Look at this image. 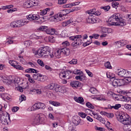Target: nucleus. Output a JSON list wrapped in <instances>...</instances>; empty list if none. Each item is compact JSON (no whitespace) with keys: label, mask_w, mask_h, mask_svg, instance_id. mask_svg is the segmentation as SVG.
Wrapping results in <instances>:
<instances>
[{"label":"nucleus","mask_w":131,"mask_h":131,"mask_svg":"<svg viewBox=\"0 0 131 131\" xmlns=\"http://www.w3.org/2000/svg\"><path fill=\"white\" fill-rule=\"evenodd\" d=\"M14 68H16V69H18V70H24V68L22 67H21V66L19 65V64H17L15 66H14Z\"/></svg>","instance_id":"5fc2aeb1"},{"label":"nucleus","mask_w":131,"mask_h":131,"mask_svg":"<svg viewBox=\"0 0 131 131\" xmlns=\"http://www.w3.org/2000/svg\"><path fill=\"white\" fill-rule=\"evenodd\" d=\"M40 74H34L33 75V79L35 80H38L39 79V75Z\"/></svg>","instance_id":"c03bdc74"},{"label":"nucleus","mask_w":131,"mask_h":131,"mask_svg":"<svg viewBox=\"0 0 131 131\" xmlns=\"http://www.w3.org/2000/svg\"><path fill=\"white\" fill-rule=\"evenodd\" d=\"M128 43V41L125 40H121V47H123V46H126V45H127Z\"/></svg>","instance_id":"603ef678"},{"label":"nucleus","mask_w":131,"mask_h":131,"mask_svg":"<svg viewBox=\"0 0 131 131\" xmlns=\"http://www.w3.org/2000/svg\"><path fill=\"white\" fill-rule=\"evenodd\" d=\"M40 17L37 14H29L28 16H27V19L30 21H32V20H38Z\"/></svg>","instance_id":"2eb2a0df"},{"label":"nucleus","mask_w":131,"mask_h":131,"mask_svg":"<svg viewBox=\"0 0 131 131\" xmlns=\"http://www.w3.org/2000/svg\"><path fill=\"white\" fill-rule=\"evenodd\" d=\"M49 47H43L40 48L38 50L35 51L33 49V52L35 55H38L39 57L42 58H48V53H49Z\"/></svg>","instance_id":"20e7f679"},{"label":"nucleus","mask_w":131,"mask_h":131,"mask_svg":"<svg viewBox=\"0 0 131 131\" xmlns=\"http://www.w3.org/2000/svg\"><path fill=\"white\" fill-rule=\"evenodd\" d=\"M74 99L75 101L77 103H80V104H81V103H83V98L81 97H75Z\"/></svg>","instance_id":"a878e982"},{"label":"nucleus","mask_w":131,"mask_h":131,"mask_svg":"<svg viewBox=\"0 0 131 131\" xmlns=\"http://www.w3.org/2000/svg\"><path fill=\"white\" fill-rule=\"evenodd\" d=\"M38 116H39L40 123V122H45V121L47 120V117H46L43 114H38Z\"/></svg>","instance_id":"6ab92c4d"},{"label":"nucleus","mask_w":131,"mask_h":131,"mask_svg":"<svg viewBox=\"0 0 131 131\" xmlns=\"http://www.w3.org/2000/svg\"><path fill=\"white\" fill-rule=\"evenodd\" d=\"M95 119H97V120H99L100 122H101V123H105V119L102 117L100 115H98V116H95Z\"/></svg>","instance_id":"b1692460"},{"label":"nucleus","mask_w":131,"mask_h":131,"mask_svg":"<svg viewBox=\"0 0 131 131\" xmlns=\"http://www.w3.org/2000/svg\"><path fill=\"white\" fill-rule=\"evenodd\" d=\"M113 84L114 86H121V85H124L125 83L124 82V79H114L113 81Z\"/></svg>","instance_id":"6e6552de"},{"label":"nucleus","mask_w":131,"mask_h":131,"mask_svg":"<svg viewBox=\"0 0 131 131\" xmlns=\"http://www.w3.org/2000/svg\"><path fill=\"white\" fill-rule=\"evenodd\" d=\"M48 28L46 26H41L40 27L39 30H41L42 31H46L47 34H50L51 35H54V34H56L57 33V31L54 28Z\"/></svg>","instance_id":"0eeeda50"},{"label":"nucleus","mask_w":131,"mask_h":131,"mask_svg":"<svg viewBox=\"0 0 131 131\" xmlns=\"http://www.w3.org/2000/svg\"><path fill=\"white\" fill-rule=\"evenodd\" d=\"M25 72L27 73H38V71L34 69L29 68L26 69Z\"/></svg>","instance_id":"4be33fe9"},{"label":"nucleus","mask_w":131,"mask_h":131,"mask_svg":"<svg viewBox=\"0 0 131 131\" xmlns=\"http://www.w3.org/2000/svg\"><path fill=\"white\" fill-rule=\"evenodd\" d=\"M20 81V78L18 77H14L12 79H9V82L10 83H18Z\"/></svg>","instance_id":"aec40b11"},{"label":"nucleus","mask_w":131,"mask_h":131,"mask_svg":"<svg viewBox=\"0 0 131 131\" xmlns=\"http://www.w3.org/2000/svg\"><path fill=\"white\" fill-rule=\"evenodd\" d=\"M49 41L50 42H54V41H55V37H54L52 36H50L49 37Z\"/></svg>","instance_id":"680f3d73"},{"label":"nucleus","mask_w":131,"mask_h":131,"mask_svg":"<svg viewBox=\"0 0 131 131\" xmlns=\"http://www.w3.org/2000/svg\"><path fill=\"white\" fill-rule=\"evenodd\" d=\"M19 110V107L18 106H14L12 108V112H17L18 110Z\"/></svg>","instance_id":"0e129e2a"},{"label":"nucleus","mask_w":131,"mask_h":131,"mask_svg":"<svg viewBox=\"0 0 131 131\" xmlns=\"http://www.w3.org/2000/svg\"><path fill=\"white\" fill-rule=\"evenodd\" d=\"M87 23L94 24L97 23V19L96 17L93 16V15H90L86 19Z\"/></svg>","instance_id":"ddd939ff"},{"label":"nucleus","mask_w":131,"mask_h":131,"mask_svg":"<svg viewBox=\"0 0 131 131\" xmlns=\"http://www.w3.org/2000/svg\"><path fill=\"white\" fill-rule=\"evenodd\" d=\"M83 75H79V76H76L75 77V79L77 80H80L81 81H82V77H83Z\"/></svg>","instance_id":"052dcab7"},{"label":"nucleus","mask_w":131,"mask_h":131,"mask_svg":"<svg viewBox=\"0 0 131 131\" xmlns=\"http://www.w3.org/2000/svg\"><path fill=\"white\" fill-rule=\"evenodd\" d=\"M37 63L40 65V66H41L42 67H43L45 66V63H43V61H42L41 59H38L37 60Z\"/></svg>","instance_id":"4d7b16f0"},{"label":"nucleus","mask_w":131,"mask_h":131,"mask_svg":"<svg viewBox=\"0 0 131 131\" xmlns=\"http://www.w3.org/2000/svg\"><path fill=\"white\" fill-rule=\"evenodd\" d=\"M108 22H111V25L124 26L126 25L125 20L122 19L120 13H115L111 16Z\"/></svg>","instance_id":"f257e3e1"},{"label":"nucleus","mask_w":131,"mask_h":131,"mask_svg":"<svg viewBox=\"0 0 131 131\" xmlns=\"http://www.w3.org/2000/svg\"><path fill=\"white\" fill-rule=\"evenodd\" d=\"M73 122V123H74L75 125H78L79 124H80L81 125H82L83 124H84V121L81 120L80 119V117L77 116L74 117Z\"/></svg>","instance_id":"1a4fd4ad"},{"label":"nucleus","mask_w":131,"mask_h":131,"mask_svg":"<svg viewBox=\"0 0 131 131\" xmlns=\"http://www.w3.org/2000/svg\"><path fill=\"white\" fill-rule=\"evenodd\" d=\"M70 85L72 86L73 89H77V88L81 85V83L78 81H72L70 83Z\"/></svg>","instance_id":"dca6fc26"},{"label":"nucleus","mask_w":131,"mask_h":131,"mask_svg":"<svg viewBox=\"0 0 131 131\" xmlns=\"http://www.w3.org/2000/svg\"><path fill=\"white\" fill-rule=\"evenodd\" d=\"M19 100L20 103H21V102H23V101H26V97H25V95H22L19 97Z\"/></svg>","instance_id":"a18cd8bd"},{"label":"nucleus","mask_w":131,"mask_h":131,"mask_svg":"<svg viewBox=\"0 0 131 131\" xmlns=\"http://www.w3.org/2000/svg\"><path fill=\"white\" fill-rule=\"evenodd\" d=\"M54 90L57 93L59 92L61 93L62 94H64L67 92V90H66V88H65V87H63L58 85L57 84H55Z\"/></svg>","instance_id":"9d476101"},{"label":"nucleus","mask_w":131,"mask_h":131,"mask_svg":"<svg viewBox=\"0 0 131 131\" xmlns=\"http://www.w3.org/2000/svg\"><path fill=\"white\" fill-rule=\"evenodd\" d=\"M33 108L35 109V110H38L39 109L43 110L46 108V104L43 103L38 102L34 104Z\"/></svg>","instance_id":"4468645a"},{"label":"nucleus","mask_w":131,"mask_h":131,"mask_svg":"<svg viewBox=\"0 0 131 131\" xmlns=\"http://www.w3.org/2000/svg\"><path fill=\"white\" fill-rule=\"evenodd\" d=\"M32 124H33V125H38L40 124L39 116H38V115H37L35 117V118H34L33 122L32 123Z\"/></svg>","instance_id":"f3484780"},{"label":"nucleus","mask_w":131,"mask_h":131,"mask_svg":"<svg viewBox=\"0 0 131 131\" xmlns=\"http://www.w3.org/2000/svg\"><path fill=\"white\" fill-rule=\"evenodd\" d=\"M69 63L71 64H76L77 63V59H73L71 61H69Z\"/></svg>","instance_id":"864d4df0"},{"label":"nucleus","mask_w":131,"mask_h":131,"mask_svg":"<svg viewBox=\"0 0 131 131\" xmlns=\"http://www.w3.org/2000/svg\"><path fill=\"white\" fill-rule=\"evenodd\" d=\"M100 9L105 11V12H108L110 10V7L109 6H102L100 7Z\"/></svg>","instance_id":"c9c22d12"},{"label":"nucleus","mask_w":131,"mask_h":131,"mask_svg":"<svg viewBox=\"0 0 131 131\" xmlns=\"http://www.w3.org/2000/svg\"><path fill=\"white\" fill-rule=\"evenodd\" d=\"M61 49L57 50L56 52H54V57L56 58H61Z\"/></svg>","instance_id":"7c9ffc66"},{"label":"nucleus","mask_w":131,"mask_h":131,"mask_svg":"<svg viewBox=\"0 0 131 131\" xmlns=\"http://www.w3.org/2000/svg\"><path fill=\"white\" fill-rule=\"evenodd\" d=\"M125 73V70L122 69H118V75L119 76L124 77V74Z\"/></svg>","instance_id":"412c9836"},{"label":"nucleus","mask_w":131,"mask_h":131,"mask_svg":"<svg viewBox=\"0 0 131 131\" xmlns=\"http://www.w3.org/2000/svg\"><path fill=\"white\" fill-rule=\"evenodd\" d=\"M49 104L53 105V106H54L55 107H59V106L61 105L60 102L54 101H49Z\"/></svg>","instance_id":"bb28decb"},{"label":"nucleus","mask_w":131,"mask_h":131,"mask_svg":"<svg viewBox=\"0 0 131 131\" xmlns=\"http://www.w3.org/2000/svg\"><path fill=\"white\" fill-rule=\"evenodd\" d=\"M72 22H73V21H72V20H71V19H70L68 20H67L66 21H64L62 23V26L66 27L68 25H69V24H70Z\"/></svg>","instance_id":"72a5a7b5"},{"label":"nucleus","mask_w":131,"mask_h":131,"mask_svg":"<svg viewBox=\"0 0 131 131\" xmlns=\"http://www.w3.org/2000/svg\"><path fill=\"white\" fill-rule=\"evenodd\" d=\"M56 84L52 83L51 84H49L46 86H45V89L47 90H53V89H55V85Z\"/></svg>","instance_id":"c85d7f7f"},{"label":"nucleus","mask_w":131,"mask_h":131,"mask_svg":"<svg viewBox=\"0 0 131 131\" xmlns=\"http://www.w3.org/2000/svg\"><path fill=\"white\" fill-rule=\"evenodd\" d=\"M127 21L129 24L131 23V14L127 15Z\"/></svg>","instance_id":"338daca9"},{"label":"nucleus","mask_w":131,"mask_h":131,"mask_svg":"<svg viewBox=\"0 0 131 131\" xmlns=\"http://www.w3.org/2000/svg\"><path fill=\"white\" fill-rule=\"evenodd\" d=\"M118 120L124 125H127V126L131 125V118L127 114H122L120 115Z\"/></svg>","instance_id":"39448f33"},{"label":"nucleus","mask_w":131,"mask_h":131,"mask_svg":"<svg viewBox=\"0 0 131 131\" xmlns=\"http://www.w3.org/2000/svg\"><path fill=\"white\" fill-rule=\"evenodd\" d=\"M30 93H34V94H37L38 95H40V94H41V90L33 89L30 91Z\"/></svg>","instance_id":"c756f323"},{"label":"nucleus","mask_w":131,"mask_h":131,"mask_svg":"<svg viewBox=\"0 0 131 131\" xmlns=\"http://www.w3.org/2000/svg\"><path fill=\"white\" fill-rule=\"evenodd\" d=\"M66 14H64L60 12L58 13L54 16H52V19L54 20L55 22H59V21H62L63 20V18L62 17H64Z\"/></svg>","instance_id":"9b49d317"},{"label":"nucleus","mask_w":131,"mask_h":131,"mask_svg":"<svg viewBox=\"0 0 131 131\" xmlns=\"http://www.w3.org/2000/svg\"><path fill=\"white\" fill-rule=\"evenodd\" d=\"M24 6H25V7H26V8H31V7H32V5H31L30 0L29 1L26 2L24 4Z\"/></svg>","instance_id":"e433bc0d"},{"label":"nucleus","mask_w":131,"mask_h":131,"mask_svg":"<svg viewBox=\"0 0 131 131\" xmlns=\"http://www.w3.org/2000/svg\"><path fill=\"white\" fill-rule=\"evenodd\" d=\"M73 73L77 75H83V73L80 70L75 69L73 72L71 71H62L59 74V78H66L69 79L71 78V74Z\"/></svg>","instance_id":"f03ea898"},{"label":"nucleus","mask_w":131,"mask_h":131,"mask_svg":"<svg viewBox=\"0 0 131 131\" xmlns=\"http://www.w3.org/2000/svg\"><path fill=\"white\" fill-rule=\"evenodd\" d=\"M10 26L11 27H13V28H17L18 27V26H17V20L12 21L10 24Z\"/></svg>","instance_id":"79ce46f5"},{"label":"nucleus","mask_w":131,"mask_h":131,"mask_svg":"<svg viewBox=\"0 0 131 131\" xmlns=\"http://www.w3.org/2000/svg\"><path fill=\"white\" fill-rule=\"evenodd\" d=\"M90 38H91V39H92V38H95L96 39H98V38H99V34H93L92 36H90Z\"/></svg>","instance_id":"de8ad7c7"},{"label":"nucleus","mask_w":131,"mask_h":131,"mask_svg":"<svg viewBox=\"0 0 131 131\" xmlns=\"http://www.w3.org/2000/svg\"><path fill=\"white\" fill-rule=\"evenodd\" d=\"M86 106L88 108H90V109H94V108H95V107L93 105H92V104H91L90 102L86 103Z\"/></svg>","instance_id":"6e6d98bb"},{"label":"nucleus","mask_w":131,"mask_h":131,"mask_svg":"<svg viewBox=\"0 0 131 131\" xmlns=\"http://www.w3.org/2000/svg\"><path fill=\"white\" fill-rule=\"evenodd\" d=\"M60 51L62 54L66 56H69L70 55V50L67 48H60Z\"/></svg>","instance_id":"a211bd4d"},{"label":"nucleus","mask_w":131,"mask_h":131,"mask_svg":"<svg viewBox=\"0 0 131 131\" xmlns=\"http://www.w3.org/2000/svg\"><path fill=\"white\" fill-rule=\"evenodd\" d=\"M98 100H99V101H106L105 97H104L103 95H101L99 97H98Z\"/></svg>","instance_id":"e2e57ef3"},{"label":"nucleus","mask_w":131,"mask_h":131,"mask_svg":"<svg viewBox=\"0 0 131 131\" xmlns=\"http://www.w3.org/2000/svg\"><path fill=\"white\" fill-rule=\"evenodd\" d=\"M1 118L0 120L1 123L4 124V125H8V121L7 120V118L10 120V115L6 113V112H2L1 114Z\"/></svg>","instance_id":"423d86ee"},{"label":"nucleus","mask_w":131,"mask_h":131,"mask_svg":"<svg viewBox=\"0 0 131 131\" xmlns=\"http://www.w3.org/2000/svg\"><path fill=\"white\" fill-rule=\"evenodd\" d=\"M24 45L27 48L30 47V41H25Z\"/></svg>","instance_id":"69168bd1"},{"label":"nucleus","mask_w":131,"mask_h":131,"mask_svg":"<svg viewBox=\"0 0 131 131\" xmlns=\"http://www.w3.org/2000/svg\"><path fill=\"white\" fill-rule=\"evenodd\" d=\"M48 57H50V58H54V57H55V52L48 50Z\"/></svg>","instance_id":"473e14b6"},{"label":"nucleus","mask_w":131,"mask_h":131,"mask_svg":"<svg viewBox=\"0 0 131 131\" xmlns=\"http://www.w3.org/2000/svg\"><path fill=\"white\" fill-rule=\"evenodd\" d=\"M67 0H58V5H64L66 4Z\"/></svg>","instance_id":"bf43d9fd"},{"label":"nucleus","mask_w":131,"mask_h":131,"mask_svg":"<svg viewBox=\"0 0 131 131\" xmlns=\"http://www.w3.org/2000/svg\"><path fill=\"white\" fill-rule=\"evenodd\" d=\"M118 5H119V3L118 2H114L112 3V7L113 8H115V9H117L118 8Z\"/></svg>","instance_id":"49530a36"},{"label":"nucleus","mask_w":131,"mask_h":131,"mask_svg":"<svg viewBox=\"0 0 131 131\" xmlns=\"http://www.w3.org/2000/svg\"><path fill=\"white\" fill-rule=\"evenodd\" d=\"M130 76H131V72L127 71V70H125L124 77L126 78L127 77H130Z\"/></svg>","instance_id":"a19ab883"},{"label":"nucleus","mask_w":131,"mask_h":131,"mask_svg":"<svg viewBox=\"0 0 131 131\" xmlns=\"http://www.w3.org/2000/svg\"><path fill=\"white\" fill-rule=\"evenodd\" d=\"M29 23V21H27L26 19L16 20L17 26L18 28L22 27V26H24V25H27Z\"/></svg>","instance_id":"f8f14e48"},{"label":"nucleus","mask_w":131,"mask_h":131,"mask_svg":"<svg viewBox=\"0 0 131 131\" xmlns=\"http://www.w3.org/2000/svg\"><path fill=\"white\" fill-rule=\"evenodd\" d=\"M47 97H48V98H50V99H52L54 98L55 96L54 95V94L53 93V92L51 91H48L47 92Z\"/></svg>","instance_id":"2f4dec72"},{"label":"nucleus","mask_w":131,"mask_h":131,"mask_svg":"<svg viewBox=\"0 0 131 131\" xmlns=\"http://www.w3.org/2000/svg\"><path fill=\"white\" fill-rule=\"evenodd\" d=\"M78 115L82 118H85L86 117V114L83 112H80L78 113Z\"/></svg>","instance_id":"3c124183"},{"label":"nucleus","mask_w":131,"mask_h":131,"mask_svg":"<svg viewBox=\"0 0 131 131\" xmlns=\"http://www.w3.org/2000/svg\"><path fill=\"white\" fill-rule=\"evenodd\" d=\"M104 67L107 69H111L112 68V67L111 66V63H110V62L109 61H107L104 63Z\"/></svg>","instance_id":"58836bf2"},{"label":"nucleus","mask_w":131,"mask_h":131,"mask_svg":"<svg viewBox=\"0 0 131 131\" xmlns=\"http://www.w3.org/2000/svg\"><path fill=\"white\" fill-rule=\"evenodd\" d=\"M70 40H72L73 42L72 43V47L74 49H77L78 47L81 46L82 43V36L77 35L75 36H72L69 37Z\"/></svg>","instance_id":"7ed1b4c3"},{"label":"nucleus","mask_w":131,"mask_h":131,"mask_svg":"<svg viewBox=\"0 0 131 131\" xmlns=\"http://www.w3.org/2000/svg\"><path fill=\"white\" fill-rule=\"evenodd\" d=\"M0 79L3 81V82H8V83H10V80L8 79L5 76H0Z\"/></svg>","instance_id":"cd10ccee"},{"label":"nucleus","mask_w":131,"mask_h":131,"mask_svg":"<svg viewBox=\"0 0 131 131\" xmlns=\"http://www.w3.org/2000/svg\"><path fill=\"white\" fill-rule=\"evenodd\" d=\"M89 92L93 94H97V93H98V91H97V89H96V88H90V89L89 90Z\"/></svg>","instance_id":"ea45409f"},{"label":"nucleus","mask_w":131,"mask_h":131,"mask_svg":"<svg viewBox=\"0 0 131 131\" xmlns=\"http://www.w3.org/2000/svg\"><path fill=\"white\" fill-rule=\"evenodd\" d=\"M107 77L111 79L114 78V77H115V75L112 73H110V74L107 75Z\"/></svg>","instance_id":"13d9d810"},{"label":"nucleus","mask_w":131,"mask_h":131,"mask_svg":"<svg viewBox=\"0 0 131 131\" xmlns=\"http://www.w3.org/2000/svg\"><path fill=\"white\" fill-rule=\"evenodd\" d=\"M125 131H131V125L127 126V128L125 129Z\"/></svg>","instance_id":"774afa93"},{"label":"nucleus","mask_w":131,"mask_h":131,"mask_svg":"<svg viewBox=\"0 0 131 131\" xmlns=\"http://www.w3.org/2000/svg\"><path fill=\"white\" fill-rule=\"evenodd\" d=\"M47 79V77L45 76H42V75L40 74V75L39 76V79L38 81H46V79Z\"/></svg>","instance_id":"f704fd0d"},{"label":"nucleus","mask_w":131,"mask_h":131,"mask_svg":"<svg viewBox=\"0 0 131 131\" xmlns=\"http://www.w3.org/2000/svg\"><path fill=\"white\" fill-rule=\"evenodd\" d=\"M50 8H46L43 9V10H40V16H45V15H47L48 14V12H50Z\"/></svg>","instance_id":"5701e85b"},{"label":"nucleus","mask_w":131,"mask_h":131,"mask_svg":"<svg viewBox=\"0 0 131 131\" xmlns=\"http://www.w3.org/2000/svg\"><path fill=\"white\" fill-rule=\"evenodd\" d=\"M125 83H129V82H131V77H128L127 78H125L124 79Z\"/></svg>","instance_id":"8fccbe9b"},{"label":"nucleus","mask_w":131,"mask_h":131,"mask_svg":"<svg viewBox=\"0 0 131 131\" xmlns=\"http://www.w3.org/2000/svg\"><path fill=\"white\" fill-rule=\"evenodd\" d=\"M30 2H31L32 7H36V6H38V4H39L38 0H30Z\"/></svg>","instance_id":"393cba45"},{"label":"nucleus","mask_w":131,"mask_h":131,"mask_svg":"<svg viewBox=\"0 0 131 131\" xmlns=\"http://www.w3.org/2000/svg\"><path fill=\"white\" fill-rule=\"evenodd\" d=\"M87 13L88 14H90V15H95V13H96V9H91L90 10H88L87 11Z\"/></svg>","instance_id":"37998d69"},{"label":"nucleus","mask_w":131,"mask_h":131,"mask_svg":"<svg viewBox=\"0 0 131 131\" xmlns=\"http://www.w3.org/2000/svg\"><path fill=\"white\" fill-rule=\"evenodd\" d=\"M61 46L62 47H68V46H70V43L68 41H65L62 42Z\"/></svg>","instance_id":"09e8293b"},{"label":"nucleus","mask_w":131,"mask_h":131,"mask_svg":"<svg viewBox=\"0 0 131 131\" xmlns=\"http://www.w3.org/2000/svg\"><path fill=\"white\" fill-rule=\"evenodd\" d=\"M79 4H80V2H76L70 5H67L66 7V8H71L72 7H73V6H77L78 5H79Z\"/></svg>","instance_id":"4c0bfd02"}]
</instances>
